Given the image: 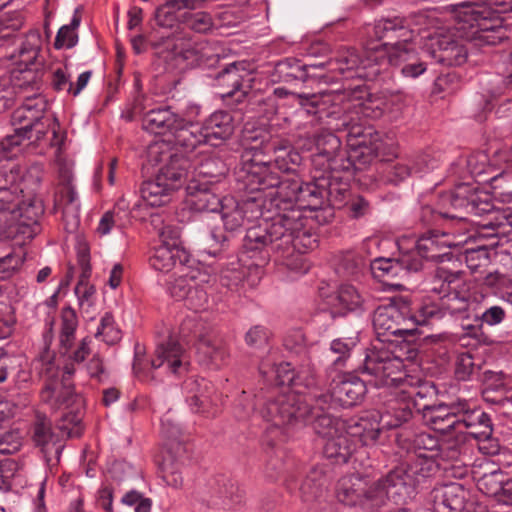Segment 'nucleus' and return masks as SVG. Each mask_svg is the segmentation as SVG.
I'll return each mask as SVG.
<instances>
[{
    "mask_svg": "<svg viewBox=\"0 0 512 512\" xmlns=\"http://www.w3.org/2000/svg\"><path fill=\"white\" fill-rule=\"evenodd\" d=\"M429 290L438 296L439 302H424L412 312L410 301L397 297L375 310L373 327L378 341L367 349L359 367L363 374L373 378L375 386L385 387L399 381L414 383L413 376L406 373L405 361L417 356V350L407 340L416 326L440 320L446 314L462 320L471 318L470 286L461 272L438 268Z\"/></svg>",
    "mask_w": 512,
    "mask_h": 512,
    "instance_id": "nucleus-1",
    "label": "nucleus"
},
{
    "mask_svg": "<svg viewBox=\"0 0 512 512\" xmlns=\"http://www.w3.org/2000/svg\"><path fill=\"white\" fill-rule=\"evenodd\" d=\"M366 393L364 380L347 374L335 382L331 392L319 389L307 396L290 393L281 396L269 406V412H275L280 423H312L314 432L324 439L323 453L335 463H346L360 446L374 444L381 432L387 427L382 424L378 414L368 417L341 420L330 414L337 405L348 408L358 404Z\"/></svg>",
    "mask_w": 512,
    "mask_h": 512,
    "instance_id": "nucleus-2",
    "label": "nucleus"
},
{
    "mask_svg": "<svg viewBox=\"0 0 512 512\" xmlns=\"http://www.w3.org/2000/svg\"><path fill=\"white\" fill-rule=\"evenodd\" d=\"M279 196L271 198L270 205L283 209L259 226L247 230L243 247L247 253L259 251L265 260L274 254L276 262L288 269L306 273L301 254L317 246V235L308 227L303 210L323 207L331 190L320 183L284 182Z\"/></svg>",
    "mask_w": 512,
    "mask_h": 512,
    "instance_id": "nucleus-3",
    "label": "nucleus"
},
{
    "mask_svg": "<svg viewBox=\"0 0 512 512\" xmlns=\"http://www.w3.org/2000/svg\"><path fill=\"white\" fill-rule=\"evenodd\" d=\"M456 35H428L432 57L448 66L462 65L472 49L490 48L507 38L501 14L512 11V0L461 1L451 4Z\"/></svg>",
    "mask_w": 512,
    "mask_h": 512,
    "instance_id": "nucleus-4",
    "label": "nucleus"
},
{
    "mask_svg": "<svg viewBox=\"0 0 512 512\" xmlns=\"http://www.w3.org/2000/svg\"><path fill=\"white\" fill-rule=\"evenodd\" d=\"M372 33L376 40L383 43H368L362 53L354 48L341 50L337 60L329 63V73L321 76L325 82L337 81L340 78H363L373 81L379 76L380 59L376 57V53L384 50L388 55L397 46L405 47L415 42L417 37L408 20L400 16L376 20L372 26Z\"/></svg>",
    "mask_w": 512,
    "mask_h": 512,
    "instance_id": "nucleus-5",
    "label": "nucleus"
},
{
    "mask_svg": "<svg viewBox=\"0 0 512 512\" xmlns=\"http://www.w3.org/2000/svg\"><path fill=\"white\" fill-rule=\"evenodd\" d=\"M78 320L75 311L71 307H65L61 311L60 345L61 353L68 355L67 362L63 366L62 378L59 379V370L54 359L42 356L39 360V374L44 379V386L40 392L42 403L47 404L53 410L68 409L80 401L79 395L74 391L69 382L75 372V364H80L90 353L91 339L84 338L77 348L70 351L75 337Z\"/></svg>",
    "mask_w": 512,
    "mask_h": 512,
    "instance_id": "nucleus-6",
    "label": "nucleus"
},
{
    "mask_svg": "<svg viewBox=\"0 0 512 512\" xmlns=\"http://www.w3.org/2000/svg\"><path fill=\"white\" fill-rule=\"evenodd\" d=\"M413 378L412 384L399 381L388 386L395 387L399 391L395 392L394 397L388 401L387 413L382 417V424L387 428H396L407 422L414 413H422L423 420L434 430L443 433L456 432L458 422V412L454 410L456 401L434 406L422 403L426 398L422 391L424 388L422 380L415 376Z\"/></svg>",
    "mask_w": 512,
    "mask_h": 512,
    "instance_id": "nucleus-7",
    "label": "nucleus"
},
{
    "mask_svg": "<svg viewBox=\"0 0 512 512\" xmlns=\"http://www.w3.org/2000/svg\"><path fill=\"white\" fill-rule=\"evenodd\" d=\"M260 154L258 151L242 154V164L237 173V179L244 184L245 189L256 192L255 196L239 202L246 221L263 218L262 224L266 219L283 213V209L271 206L270 201L271 198L279 196V187L292 179L280 180V177L271 171L269 162L258 159ZM293 180L295 179L293 178ZM259 225L260 223L257 226Z\"/></svg>",
    "mask_w": 512,
    "mask_h": 512,
    "instance_id": "nucleus-8",
    "label": "nucleus"
},
{
    "mask_svg": "<svg viewBox=\"0 0 512 512\" xmlns=\"http://www.w3.org/2000/svg\"><path fill=\"white\" fill-rule=\"evenodd\" d=\"M340 98V95L331 93L298 96L300 104L318 123L327 124L333 131L347 132V143L352 149L349 158L359 159L360 151L365 150L368 144L374 145L369 146L371 149H377L382 144L371 141L376 131L370 126L356 122L353 114L342 107Z\"/></svg>",
    "mask_w": 512,
    "mask_h": 512,
    "instance_id": "nucleus-9",
    "label": "nucleus"
},
{
    "mask_svg": "<svg viewBox=\"0 0 512 512\" xmlns=\"http://www.w3.org/2000/svg\"><path fill=\"white\" fill-rule=\"evenodd\" d=\"M439 467L440 464L430 458L407 457L400 465L373 482L370 493L375 492L379 506L386 499L395 504H405L414 497L417 487L432 477Z\"/></svg>",
    "mask_w": 512,
    "mask_h": 512,
    "instance_id": "nucleus-10",
    "label": "nucleus"
},
{
    "mask_svg": "<svg viewBox=\"0 0 512 512\" xmlns=\"http://www.w3.org/2000/svg\"><path fill=\"white\" fill-rule=\"evenodd\" d=\"M46 107L45 99L36 95L25 98L21 106L13 112L12 124L19 127L15 128L14 134L7 135L0 141V161L16 157L25 141L34 144L44 137L46 130L41 120Z\"/></svg>",
    "mask_w": 512,
    "mask_h": 512,
    "instance_id": "nucleus-11",
    "label": "nucleus"
},
{
    "mask_svg": "<svg viewBox=\"0 0 512 512\" xmlns=\"http://www.w3.org/2000/svg\"><path fill=\"white\" fill-rule=\"evenodd\" d=\"M14 167L7 169L0 167V238H11L21 226H29V236L35 235L39 230L38 219L44 208L40 200L34 199L28 204H19L15 194L6 185L14 182Z\"/></svg>",
    "mask_w": 512,
    "mask_h": 512,
    "instance_id": "nucleus-12",
    "label": "nucleus"
},
{
    "mask_svg": "<svg viewBox=\"0 0 512 512\" xmlns=\"http://www.w3.org/2000/svg\"><path fill=\"white\" fill-rule=\"evenodd\" d=\"M189 364L187 351L173 338L159 343L151 359L145 356L144 348L140 344L135 345L133 373L141 382L154 381V371L159 368L164 367L170 373L181 374L188 370Z\"/></svg>",
    "mask_w": 512,
    "mask_h": 512,
    "instance_id": "nucleus-13",
    "label": "nucleus"
},
{
    "mask_svg": "<svg viewBox=\"0 0 512 512\" xmlns=\"http://www.w3.org/2000/svg\"><path fill=\"white\" fill-rule=\"evenodd\" d=\"M167 160L160 168L156 177L142 183L140 194L150 206L165 205L170 200V193L181 187L189 177V161L177 154H163L161 159Z\"/></svg>",
    "mask_w": 512,
    "mask_h": 512,
    "instance_id": "nucleus-14",
    "label": "nucleus"
},
{
    "mask_svg": "<svg viewBox=\"0 0 512 512\" xmlns=\"http://www.w3.org/2000/svg\"><path fill=\"white\" fill-rule=\"evenodd\" d=\"M209 282L206 272L189 263L175 272L173 280L168 282V291L176 300L184 301L189 309L198 311L207 306Z\"/></svg>",
    "mask_w": 512,
    "mask_h": 512,
    "instance_id": "nucleus-15",
    "label": "nucleus"
},
{
    "mask_svg": "<svg viewBox=\"0 0 512 512\" xmlns=\"http://www.w3.org/2000/svg\"><path fill=\"white\" fill-rule=\"evenodd\" d=\"M235 120L231 112L216 111L202 124H190L189 130L180 134V141L185 143V150H193L201 144L218 146L228 140L234 133Z\"/></svg>",
    "mask_w": 512,
    "mask_h": 512,
    "instance_id": "nucleus-16",
    "label": "nucleus"
},
{
    "mask_svg": "<svg viewBox=\"0 0 512 512\" xmlns=\"http://www.w3.org/2000/svg\"><path fill=\"white\" fill-rule=\"evenodd\" d=\"M376 57L380 59L379 75L389 66L401 67V74L408 78H416L427 69V63L416 52L415 42L405 47L397 46L388 55L380 50Z\"/></svg>",
    "mask_w": 512,
    "mask_h": 512,
    "instance_id": "nucleus-17",
    "label": "nucleus"
},
{
    "mask_svg": "<svg viewBox=\"0 0 512 512\" xmlns=\"http://www.w3.org/2000/svg\"><path fill=\"white\" fill-rule=\"evenodd\" d=\"M186 123L180 119L179 114L173 112L170 107H158L146 112L142 119V127L150 133L159 135H170L176 145L185 149V143L180 141V134L189 130L190 125L185 128Z\"/></svg>",
    "mask_w": 512,
    "mask_h": 512,
    "instance_id": "nucleus-18",
    "label": "nucleus"
},
{
    "mask_svg": "<svg viewBox=\"0 0 512 512\" xmlns=\"http://www.w3.org/2000/svg\"><path fill=\"white\" fill-rule=\"evenodd\" d=\"M259 373L264 381L275 386H281V389L273 388L266 397L262 393L255 395L257 402H269L277 394L281 393L283 389L292 385L294 379V370L291 368L290 363L278 360L275 352L270 351L259 364Z\"/></svg>",
    "mask_w": 512,
    "mask_h": 512,
    "instance_id": "nucleus-19",
    "label": "nucleus"
},
{
    "mask_svg": "<svg viewBox=\"0 0 512 512\" xmlns=\"http://www.w3.org/2000/svg\"><path fill=\"white\" fill-rule=\"evenodd\" d=\"M371 491L372 484L369 485L368 479L360 474L343 476L336 485L338 501L347 506L362 505L364 502H370L371 506H379L377 496L372 495Z\"/></svg>",
    "mask_w": 512,
    "mask_h": 512,
    "instance_id": "nucleus-20",
    "label": "nucleus"
},
{
    "mask_svg": "<svg viewBox=\"0 0 512 512\" xmlns=\"http://www.w3.org/2000/svg\"><path fill=\"white\" fill-rule=\"evenodd\" d=\"M467 491L459 483H448L435 487L428 496L431 505L427 510L418 509L416 512H460L464 509Z\"/></svg>",
    "mask_w": 512,
    "mask_h": 512,
    "instance_id": "nucleus-21",
    "label": "nucleus"
},
{
    "mask_svg": "<svg viewBox=\"0 0 512 512\" xmlns=\"http://www.w3.org/2000/svg\"><path fill=\"white\" fill-rule=\"evenodd\" d=\"M398 246L401 252L397 258L376 256L373 260H369V267L374 277H395L398 276L401 271L417 272L421 269L420 259L414 254L402 251V244L399 243Z\"/></svg>",
    "mask_w": 512,
    "mask_h": 512,
    "instance_id": "nucleus-22",
    "label": "nucleus"
},
{
    "mask_svg": "<svg viewBox=\"0 0 512 512\" xmlns=\"http://www.w3.org/2000/svg\"><path fill=\"white\" fill-rule=\"evenodd\" d=\"M292 386L294 388L304 386L308 391H301L298 389H291L290 387H287L283 389V391L277 396H275L272 400H270L265 409L263 410V416L267 419H272L277 425H283L284 423L278 422V418L275 412H269V406H271L272 403H275L281 396L290 394V393H297L302 396H307L311 392L315 391L316 389H319L320 392H324V389L321 387L319 380L317 379L316 372L314 370V367L310 365V363L303 364L297 373H294V379L292 382ZM291 425V423H288ZM298 423H292V425H297Z\"/></svg>",
    "mask_w": 512,
    "mask_h": 512,
    "instance_id": "nucleus-23",
    "label": "nucleus"
},
{
    "mask_svg": "<svg viewBox=\"0 0 512 512\" xmlns=\"http://www.w3.org/2000/svg\"><path fill=\"white\" fill-rule=\"evenodd\" d=\"M186 204L196 212H218L222 199L217 195L214 186L201 183L200 179L191 178L186 187Z\"/></svg>",
    "mask_w": 512,
    "mask_h": 512,
    "instance_id": "nucleus-24",
    "label": "nucleus"
},
{
    "mask_svg": "<svg viewBox=\"0 0 512 512\" xmlns=\"http://www.w3.org/2000/svg\"><path fill=\"white\" fill-rule=\"evenodd\" d=\"M149 261L153 269L161 272H169L172 269L178 271L189 263H195L183 246L175 244H159L154 248Z\"/></svg>",
    "mask_w": 512,
    "mask_h": 512,
    "instance_id": "nucleus-25",
    "label": "nucleus"
},
{
    "mask_svg": "<svg viewBox=\"0 0 512 512\" xmlns=\"http://www.w3.org/2000/svg\"><path fill=\"white\" fill-rule=\"evenodd\" d=\"M265 149L274 151L275 158L273 162L271 160H265V155L262 148L257 146H252L246 149L243 154L247 152H260L261 154L258 159L269 162L271 171L274 172L278 177L279 175L276 173V169L284 173H294L296 168L301 164L302 157L300 153L289 146L287 142L280 143L279 145L272 143L271 145L265 146Z\"/></svg>",
    "mask_w": 512,
    "mask_h": 512,
    "instance_id": "nucleus-26",
    "label": "nucleus"
},
{
    "mask_svg": "<svg viewBox=\"0 0 512 512\" xmlns=\"http://www.w3.org/2000/svg\"><path fill=\"white\" fill-rule=\"evenodd\" d=\"M228 355L223 340L213 334L201 336L196 343V356L201 365L219 368L226 363Z\"/></svg>",
    "mask_w": 512,
    "mask_h": 512,
    "instance_id": "nucleus-27",
    "label": "nucleus"
},
{
    "mask_svg": "<svg viewBox=\"0 0 512 512\" xmlns=\"http://www.w3.org/2000/svg\"><path fill=\"white\" fill-rule=\"evenodd\" d=\"M182 390L193 412H207V407L212 402L213 392V385L209 381L204 378L190 377L184 381Z\"/></svg>",
    "mask_w": 512,
    "mask_h": 512,
    "instance_id": "nucleus-28",
    "label": "nucleus"
},
{
    "mask_svg": "<svg viewBox=\"0 0 512 512\" xmlns=\"http://www.w3.org/2000/svg\"><path fill=\"white\" fill-rule=\"evenodd\" d=\"M194 8L195 0H166L154 12L155 24L159 28L171 30L178 24H182L184 10H193Z\"/></svg>",
    "mask_w": 512,
    "mask_h": 512,
    "instance_id": "nucleus-29",
    "label": "nucleus"
},
{
    "mask_svg": "<svg viewBox=\"0 0 512 512\" xmlns=\"http://www.w3.org/2000/svg\"><path fill=\"white\" fill-rule=\"evenodd\" d=\"M474 193L475 191L469 185L461 183L456 186L454 191L446 192L440 196L439 206L444 211H449L454 215H462L467 219L466 215L470 212L471 198ZM468 225L470 226V224ZM469 234L470 232L467 235Z\"/></svg>",
    "mask_w": 512,
    "mask_h": 512,
    "instance_id": "nucleus-30",
    "label": "nucleus"
},
{
    "mask_svg": "<svg viewBox=\"0 0 512 512\" xmlns=\"http://www.w3.org/2000/svg\"><path fill=\"white\" fill-rule=\"evenodd\" d=\"M55 203L56 207L62 210L65 230L74 232L80 222V203L74 187L72 185L61 187Z\"/></svg>",
    "mask_w": 512,
    "mask_h": 512,
    "instance_id": "nucleus-31",
    "label": "nucleus"
},
{
    "mask_svg": "<svg viewBox=\"0 0 512 512\" xmlns=\"http://www.w3.org/2000/svg\"><path fill=\"white\" fill-rule=\"evenodd\" d=\"M468 233L469 229L467 231H461L460 227L452 225L446 226L441 231L442 240L436 244L433 252H428L426 254L424 259L436 262L444 261V259L449 255L448 249L461 246L467 243L468 239L473 237L472 234L466 236Z\"/></svg>",
    "mask_w": 512,
    "mask_h": 512,
    "instance_id": "nucleus-32",
    "label": "nucleus"
},
{
    "mask_svg": "<svg viewBox=\"0 0 512 512\" xmlns=\"http://www.w3.org/2000/svg\"><path fill=\"white\" fill-rule=\"evenodd\" d=\"M211 497L214 506L231 509L241 503L243 492L235 481L225 476H220L215 480Z\"/></svg>",
    "mask_w": 512,
    "mask_h": 512,
    "instance_id": "nucleus-33",
    "label": "nucleus"
},
{
    "mask_svg": "<svg viewBox=\"0 0 512 512\" xmlns=\"http://www.w3.org/2000/svg\"><path fill=\"white\" fill-rule=\"evenodd\" d=\"M244 70L245 69L243 64L233 62L222 69L216 77L219 85H226L227 87L232 88L224 95L227 97L236 96L237 102H240L246 95V92L241 89L243 79L241 71L243 72Z\"/></svg>",
    "mask_w": 512,
    "mask_h": 512,
    "instance_id": "nucleus-34",
    "label": "nucleus"
},
{
    "mask_svg": "<svg viewBox=\"0 0 512 512\" xmlns=\"http://www.w3.org/2000/svg\"><path fill=\"white\" fill-rule=\"evenodd\" d=\"M327 483L322 467H312L299 485V496L304 502H310L322 495Z\"/></svg>",
    "mask_w": 512,
    "mask_h": 512,
    "instance_id": "nucleus-35",
    "label": "nucleus"
},
{
    "mask_svg": "<svg viewBox=\"0 0 512 512\" xmlns=\"http://www.w3.org/2000/svg\"><path fill=\"white\" fill-rule=\"evenodd\" d=\"M407 447V457H425L434 462L437 461V451L440 449V442L437 437L429 433H419L414 436Z\"/></svg>",
    "mask_w": 512,
    "mask_h": 512,
    "instance_id": "nucleus-36",
    "label": "nucleus"
},
{
    "mask_svg": "<svg viewBox=\"0 0 512 512\" xmlns=\"http://www.w3.org/2000/svg\"><path fill=\"white\" fill-rule=\"evenodd\" d=\"M326 125L325 129H322L315 135L314 143L317 154L327 159L329 167L334 168L336 164V158L340 155L341 141L334 135Z\"/></svg>",
    "mask_w": 512,
    "mask_h": 512,
    "instance_id": "nucleus-37",
    "label": "nucleus"
},
{
    "mask_svg": "<svg viewBox=\"0 0 512 512\" xmlns=\"http://www.w3.org/2000/svg\"><path fill=\"white\" fill-rule=\"evenodd\" d=\"M227 168L224 162L216 157H207L194 167L192 178L200 179L201 183L215 185L225 176Z\"/></svg>",
    "mask_w": 512,
    "mask_h": 512,
    "instance_id": "nucleus-38",
    "label": "nucleus"
},
{
    "mask_svg": "<svg viewBox=\"0 0 512 512\" xmlns=\"http://www.w3.org/2000/svg\"><path fill=\"white\" fill-rule=\"evenodd\" d=\"M455 409L458 412L457 433H466V431L479 426L481 422L490 418L485 412L471 407V404L466 400H457Z\"/></svg>",
    "mask_w": 512,
    "mask_h": 512,
    "instance_id": "nucleus-39",
    "label": "nucleus"
},
{
    "mask_svg": "<svg viewBox=\"0 0 512 512\" xmlns=\"http://www.w3.org/2000/svg\"><path fill=\"white\" fill-rule=\"evenodd\" d=\"M218 211L226 231H236L247 222L240 203L232 197L223 198Z\"/></svg>",
    "mask_w": 512,
    "mask_h": 512,
    "instance_id": "nucleus-40",
    "label": "nucleus"
},
{
    "mask_svg": "<svg viewBox=\"0 0 512 512\" xmlns=\"http://www.w3.org/2000/svg\"><path fill=\"white\" fill-rule=\"evenodd\" d=\"M421 220L426 224L443 220V228L452 225L460 227L461 231H467L469 226L464 216L454 215L449 211H444L439 206V203L437 204L436 209H433L430 206L423 207L421 210Z\"/></svg>",
    "mask_w": 512,
    "mask_h": 512,
    "instance_id": "nucleus-41",
    "label": "nucleus"
},
{
    "mask_svg": "<svg viewBox=\"0 0 512 512\" xmlns=\"http://www.w3.org/2000/svg\"><path fill=\"white\" fill-rule=\"evenodd\" d=\"M369 266V260L358 251H346L341 255L337 272L342 276L356 277Z\"/></svg>",
    "mask_w": 512,
    "mask_h": 512,
    "instance_id": "nucleus-42",
    "label": "nucleus"
},
{
    "mask_svg": "<svg viewBox=\"0 0 512 512\" xmlns=\"http://www.w3.org/2000/svg\"><path fill=\"white\" fill-rule=\"evenodd\" d=\"M373 142H379L382 145L377 147V149H371L369 146H374L373 144H368L365 150L360 151V158L358 159L362 164H368L372 162L373 159H380L383 162H390V157L396 156L395 147L392 142H387L383 140L378 132L375 133L374 137L371 139Z\"/></svg>",
    "mask_w": 512,
    "mask_h": 512,
    "instance_id": "nucleus-43",
    "label": "nucleus"
},
{
    "mask_svg": "<svg viewBox=\"0 0 512 512\" xmlns=\"http://www.w3.org/2000/svg\"><path fill=\"white\" fill-rule=\"evenodd\" d=\"M127 218L128 213L118 203L113 209L106 211L102 215L96 231L99 235L106 236L114 228L122 229L126 224Z\"/></svg>",
    "mask_w": 512,
    "mask_h": 512,
    "instance_id": "nucleus-44",
    "label": "nucleus"
},
{
    "mask_svg": "<svg viewBox=\"0 0 512 512\" xmlns=\"http://www.w3.org/2000/svg\"><path fill=\"white\" fill-rule=\"evenodd\" d=\"M182 467L183 462L177 460L171 451H167L161 463L163 480L174 488L180 487L183 483Z\"/></svg>",
    "mask_w": 512,
    "mask_h": 512,
    "instance_id": "nucleus-45",
    "label": "nucleus"
},
{
    "mask_svg": "<svg viewBox=\"0 0 512 512\" xmlns=\"http://www.w3.org/2000/svg\"><path fill=\"white\" fill-rule=\"evenodd\" d=\"M424 168L420 166H411L409 158L389 163L385 169L386 180L397 184L411 175H421Z\"/></svg>",
    "mask_w": 512,
    "mask_h": 512,
    "instance_id": "nucleus-46",
    "label": "nucleus"
},
{
    "mask_svg": "<svg viewBox=\"0 0 512 512\" xmlns=\"http://www.w3.org/2000/svg\"><path fill=\"white\" fill-rule=\"evenodd\" d=\"M271 452H268V461L265 466V475L268 479L277 480L284 472L288 471L290 464L284 462L285 451L276 447V444L270 443Z\"/></svg>",
    "mask_w": 512,
    "mask_h": 512,
    "instance_id": "nucleus-47",
    "label": "nucleus"
},
{
    "mask_svg": "<svg viewBox=\"0 0 512 512\" xmlns=\"http://www.w3.org/2000/svg\"><path fill=\"white\" fill-rule=\"evenodd\" d=\"M81 22V16L78 9L75 10L70 24L62 26L55 37L54 47L56 49L72 48L78 41L76 29Z\"/></svg>",
    "mask_w": 512,
    "mask_h": 512,
    "instance_id": "nucleus-48",
    "label": "nucleus"
},
{
    "mask_svg": "<svg viewBox=\"0 0 512 512\" xmlns=\"http://www.w3.org/2000/svg\"><path fill=\"white\" fill-rule=\"evenodd\" d=\"M356 343V339L354 338L335 339L331 342L330 353L336 355V357L331 360V365L335 370H341L346 367V362L349 360Z\"/></svg>",
    "mask_w": 512,
    "mask_h": 512,
    "instance_id": "nucleus-49",
    "label": "nucleus"
},
{
    "mask_svg": "<svg viewBox=\"0 0 512 512\" xmlns=\"http://www.w3.org/2000/svg\"><path fill=\"white\" fill-rule=\"evenodd\" d=\"M33 439L37 446L42 447V450L47 453L49 445L55 446L57 437L51 429V422L45 416H37L33 428Z\"/></svg>",
    "mask_w": 512,
    "mask_h": 512,
    "instance_id": "nucleus-50",
    "label": "nucleus"
},
{
    "mask_svg": "<svg viewBox=\"0 0 512 512\" xmlns=\"http://www.w3.org/2000/svg\"><path fill=\"white\" fill-rule=\"evenodd\" d=\"M333 301L346 311H355L363 304V297L359 291L350 284H343L340 286L337 295Z\"/></svg>",
    "mask_w": 512,
    "mask_h": 512,
    "instance_id": "nucleus-51",
    "label": "nucleus"
},
{
    "mask_svg": "<svg viewBox=\"0 0 512 512\" xmlns=\"http://www.w3.org/2000/svg\"><path fill=\"white\" fill-rule=\"evenodd\" d=\"M182 24L197 33H207L213 26V20L209 13L184 10Z\"/></svg>",
    "mask_w": 512,
    "mask_h": 512,
    "instance_id": "nucleus-52",
    "label": "nucleus"
},
{
    "mask_svg": "<svg viewBox=\"0 0 512 512\" xmlns=\"http://www.w3.org/2000/svg\"><path fill=\"white\" fill-rule=\"evenodd\" d=\"M95 337L108 345H114L121 339V331L110 313L107 312L102 316Z\"/></svg>",
    "mask_w": 512,
    "mask_h": 512,
    "instance_id": "nucleus-53",
    "label": "nucleus"
},
{
    "mask_svg": "<svg viewBox=\"0 0 512 512\" xmlns=\"http://www.w3.org/2000/svg\"><path fill=\"white\" fill-rule=\"evenodd\" d=\"M442 240L441 232L431 231L428 234L422 235L415 243L413 249H408L405 252L414 254L420 259L421 267L423 266L424 257L428 252H433L436 244Z\"/></svg>",
    "mask_w": 512,
    "mask_h": 512,
    "instance_id": "nucleus-54",
    "label": "nucleus"
},
{
    "mask_svg": "<svg viewBox=\"0 0 512 512\" xmlns=\"http://www.w3.org/2000/svg\"><path fill=\"white\" fill-rule=\"evenodd\" d=\"M480 224L493 230L502 229V232L505 233V228L512 227V209L495 207L489 213L488 218L482 220Z\"/></svg>",
    "mask_w": 512,
    "mask_h": 512,
    "instance_id": "nucleus-55",
    "label": "nucleus"
},
{
    "mask_svg": "<svg viewBox=\"0 0 512 512\" xmlns=\"http://www.w3.org/2000/svg\"><path fill=\"white\" fill-rule=\"evenodd\" d=\"M431 351L440 359V364L450 360V354L454 347L453 338L447 334L432 335L428 338Z\"/></svg>",
    "mask_w": 512,
    "mask_h": 512,
    "instance_id": "nucleus-56",
    "label": "nucleus"
},
{
    "mask_svg": "<svg viewBox=\"0 0 512 512\" xmlns=\"http://www.w3.org/2000/svg\"><path fill=\"white\" fill-rule=\"evenodd\" d=\"M479 364L474 362L471 354L464 352L457 356L455 363V375L458 380L466 381L478 374Z\"/></svg>",
    "mask_w": 512,
    "mask_h": 512,
    "instance_id": "nucleus-57",
    "label": "nucleus"
},
{
    "mask_svg": "<svg viewBox=\"0 0 512 512\" xmlns=\"http://www.w3.org/2000/svg\"><path fill=\"white\" fill-rule=\"evenodd\" d=\"M505 479V475L501 471L496 470L481 476L477 481V486L482 493L494 497L499 492L500 486Z\"/></svg>",
    "mask_w": 512,
    "mask_h": 512,
    "instance_id": "nucleus-58",
    "label": "nucleus"
},
{
    "mask_svg": "<svg viewBox=\"0 0 512 512\" xmlns=\"http://www.w3.org/2000/svg\"><path fill=\"white\" fill-rule=\"evenodd\" d=\"M506 318V309L500 305L487 307L481 314H474V321L487 326H497Z\"/></svg>",
    "mask_w": 512,
    "mask_h": 512,
    "instance_id": "nucleus-59",
    "label": "nucleus"
},
{
    "mask_svg": "<svg viewBox=\"0 0 512 512\" xmlns=\"http://www.w3.org/2000/svg\"><path fill=\"white\" fill-rule=\"evenodd\" d=\"M464 261L467 267L475 272L489 263L488 251L484 246L467 248L464 253Z\"/></svg>",
    "mask_w": 512,
    "mask_h": 512,
    "instance_id": "nucleus-60",
    "label": "nucleus"
},
{
    "mask_svg": "<svg viewBox=\"0 0 512 512\" xmlns=\"http://www.w3.org/2000/svg\"><path fill=\"white\" fill-rule=\"evenodd\" d=\"M270 335L265 326L255 325L246 332L244 340L249 347L259 349L268 343Z\"/></svg>",
    "mask_w": 512,
    "mask_h": 512,
    "instance_id": "nucleus-61",
    "label": "nucleus"
},
{
    "mask_svg": "<svg viewBox=\"0 0 512 512\" xmlns=\"http://www.w3.org/2000/svg\"><path fill=\"white\" fill-rule=\"evenodd\" d=\"M209 47L206 44H198L194 47L187 48L182 52L184 60L190 65L201 66L208 64L210 60Z\"/></svg>",
    "mask_w": 512,
    "mask_h": 512,
    "instance_id": "nucleus-62",
    "label": "nucleus"
},
{
    "mask_svg": "<svg viewBox=\"0 0 512 512\" xmlns=\"http://www.w3.org/2000/svg\"><path fill=\"white\" fill-rule=\"evenodd\" d=\"M121 503L133 506L135 512H151L152 508V500L135 490L125 493L121 498Z\"/></svg>",
    "mask_w": 512,
    "mask_h": 512,
    "instance_id": "nucleus-63",
    "label": "nucleus"
},
{
    "mask_svg": "<svg viewBox=\"0 0 512 512\" xmlns=\"http://www.w3.org/2000/svg\"><path fill=\"white\" fill-rule=\"evenodd\" d=\"M496 73L501 77V83L504 88L512 86V51L501 56L496 65Z\"/></svg>",
    "mask_w": 512,
    "mask_h": 512,
    "instance_id": "nucleus-64",
    "label": "nucleus"
}]
</instances>
